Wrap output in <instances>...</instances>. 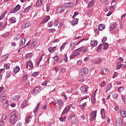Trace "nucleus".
Instances as JSON below:
<instances>
[{
    "label": "nucleus",
    "mask_w": 126,
    "mask_h": 126,
    "mask_svg": "<svg viewBox=\"0 0 126 126\" xmlns=\"http://www.w3.org/2000/svg\"><path fill=\"white\" fill-rule=\"evenodd\" d=\"M18 120V113L17 112L15 111L11 113V117L10 119V123L12 124V125H15L16 124V122Z\"/></svg>",
    "instance_id": "obj_1"
},
{
    "label": "nucleus",
    "mask_w": 126,
    "mask_h": 126,
    "mask_svg": "<svg viewBox=\"0 0 126 126\" xmlns=\"http://www.w3.org/2000/svg\"><path fill=\"white\" fill-rule=\"evenodd\" d=\"M88 96H85L84 98L82 99L80 101L79 107L83 111H84V107L86 106V103H87L88 101Z\"/></svg>",
    "instance_id": "obj_2"
},
{
    "label": "nucleus",
    "mask_w": 126,
    "mask_h": 126,
    "mask_svg": "<svg viewBox=\"0 0 126 126\" xmlns=\"http://www.w3.org/2000/svg\"><path fill=\"white\" fill-rule=\"evenodd\" d=\"M82 51V49H81V48H79V49H77L76 50H75V51L72 53V55L70 56V59L71 60H72V59H74L75 57H77V56L80 55V53Z\"/></svg>",
    "instance_id": "obj_3"
},
{
    "label": "nucleus",
    "mask_w": 126,
    "mask_h": 126,
    "mask_svg": "<svg viewBox=\"0 0 126 126\" xmlns=\"http://www.w3.org/2000/svg\"><path fill=\"white\" fill-rule=\"evenodd\" d=\"M71 107H72V104H69V105L66 106L63 110L62 115L63 116L65 114H66V113H68V112L70 111V108H71Z\"/></svg>",
    "instance_id": "obj_4"
},
{
    "label": "nucleus",
    "mask_w": 126,
    "mask_h": 126,
    "mask_svg": "<svg viewBox=\"0 0 126 126\" xmlns=\"http://www.w3.org/2000/svg\"><path fill=\"white\" fill-rule=\"evenodd\" d=\"M96 116H97V111H93L92 113L90 114V122H93L96 120Z\"/></svg>",
    "instance_id": "obj_5"
},
{
    "label": "nucleus",
    "mask_w": 126,
    "mask_h": 126,
    "mask_svg": "<svg viewBox=\"0 0 126 126\" xmlns=\"http://www.w3.org/2000/svg\"><path fill=\"white\" fill-rule=\"evenodd\" d=\"M123 119L121 118H118L116 119L115 122L116 126H122L123 125Z\"/></svg>",
    "instance_id": "obj_6"
},
{
    "label": "nucleus",
    "mask_w": 126,
    "mask_h": 126,
    "mask_svg": "<svg viewBox=\"0 0 126 126\" xmlns=\"http://www.w3.org/2000/svg\"><path fill=\"white\" fill-rule=\"evenodd\" d=\"M40 91L41 88H40V87H36L32 92V95L36 96V94L40 93Z\"/></svg>",
    "instance_id": "obj_7"
},
{
    "label": "nucleus",
    "mask_w": 126,
    "mask_h": 126,
    "mask_svg": "<svg viewBox=\"0 0 126 126\" xmlns=\"http://www.w3.org/2000/svg\"><path fill=\"white\" fill-rule=\"evenodd\" d=\"M31 26V24L30 22H26L23 24L22 25V29H25L26 28H28Z\"/></svg>",
    "instance_id": "obj_8"
},
{
    "label": "nucleus",
    "mask_w": 126,
    "mask_h": 126,
    "mask_svg": "<svg viewBox=\"0 0 126 126\" xmlns=\"http://www.w3.org/2000/svg\"><path fill=\"white\" fill-rule=\"evenodd\" d=\"M80 90L81 91L82 94H85L87 91H88V90H87V87L84 86L80 88Z\"/></svg>",
    "instance_id": "obj_9"
},
{
    "label": "nucleus",
    "mask_w": 126,
    "mask_h": 126,
    "mask_svg": "<svg viewBox=\"0 0 126 126\" xmlns=\"http://www.w3.org/2000/svg\"><path fill=\"white\" fill-rule=\"evenodd\" d=\"M91 45L92 47H96L98 45V41L95 39L91 41Z\"/></svg>",
    "instance_id": "obj_10"
},
{
    "label": "nucleus",
    "mask_w": 126,
    "mask_h": 126,
    "mask_svg": "<svg viewBox=\"0 0 126 126\" xmlns=\"http://www.w3.org/2000/svg\"><path fill=\"white\" fill-rule=\"evenodd\" d=\"M20 8H21V6L20 5L18 4L16 7L14 8V12H11L10 13H15V12H17L18 10H20Z\"/></svg>",
    "instance_id": "obj_11"
},
{
    "label": "nucleus",
    "mask_w": 126,
    "mask_h": 126,
    "mask_svg": "<svg viewBox=\"0 0 126 126\" xmlns=\"http://www.w3.org/2000/svg\"><path fill=\"white\" fill-rule=\"evenodd\" d=\"M95 97H96V94L93 93L91 95V101L93 104H95L96 102V98Z\"/></svg>",
    "instance_id": "obj_12"
},
{
    "label": "nucleus",
    "mask_w": 126,
    "mask_h": 126,
    "mask_svg": "<svg viewBox=\"0 0 126 126\" xmlns=\"http://www.w3.org/2000/svg\"><path fill=\"white\" fill-rule=\"evenodd\" d=\"M88 73V69L87 68H84L83 70H82V72H80V74L81 75H84L85 74H87Z\"/></svg>",
    "instance_id": "obj_13"
},
{
    "label": "nucleus",
    "mask_w": 126,
    "mask_h": 126,
    "mask_svg": "<svg viewBox=\"0 0 126 126\" xmlns=\"http://www.w3.org/2000/svg\"><path fill=\"white\" fill-rule=\"evenodd\" d=\"M116 25H117V24L116 23H111L110 25V29L109 31H112L114 28H116Z\"/></svg>",
    "instance_id": "obj_14"
},
{
    "label": "nucleus",
    "mask_w": 126,
    "mask_h": 126,
    "mask_svg": "<svg viewBox=\"0 0 126 126\" xmlns=\"http://www.w3.org/2000/svg\"><path fill=\"white\" fill-rule=\"evenodd\" d=\"M43 3V1L41 0H38L36 2V5L37 7H41L42 6V4Z\"/></svg>",
    "instance_id": "obj_15"
},
{
    "label": "nucleus",
    "mask_w": 126,
    "mask_h": 126,
    "mask_svg": "<svg viewBox=\"0 0 126 126\" xmlns=\"http://www.w3.org/2000/svg\"><path fill=\"white\" fill-rule=\"evenodd\" d=\"M95 3V0H91L88 4V8H90V7H92L93 6V4Z\"/></svg>",
    "instance_id": "obj_16"
},
{
    "label": "nucleus",
    "mask_w": 126,
    "mask_h": 126,
    "mask_svg": "<svg viewBox=\"0 0 126 126\" xmlns=\"http://www.w3.org/2000/svg\"><path fill=\"white\" fill-rule=\"evenodd\" d=\"M100 113L102 119H105V118H106L105 115V109L104 108L101 109L100 110Z\"/></svg>",
    "instance_id": "obj_17"
},
{
    "label": "nucleus",
    "mask_w": 126,
    "mask_h": 126,
    "mask_svg": "<svg viewBox=\"0 0 126 126\" xmlns=\"http://www.w3.org/2000/svg\"><path fill=\"white\" fill-rule=\"evenodd\" d=\"M102 45L104 47L103 50H105V51H106V50H108V49L109 48V44H108V43L105 42L102 44Z\"/></svg>",
    "instance_id": "obj_18"
},
{
    "label": "nucleus",
    "mask_w": 126,
    "mask_h": 126,
    "mask_svg": "<svg viewBox=\"0 0 126 126\" xmlns=\"http://www.w3.org/2000/svg\"><path fill=\"white\" fill-rule=\"evenodd\" d=\"M28 65L29 66H30V67L33 68V63H32V62H28L27 63V65H26L27 68H28Z\"/></svg>",
    "instance_id": "obj_19"
},
{
    "label": "nucleus",
    "mask_w": 126,
    "mask_h": 126,
    "mask_svg": "<svg viewBox=\"0 0 126 126\" xmlns=\"http://www.w3.org/2000/svg\"><path fill=\"white\" fill-rule=\"evenodd\" d=\"M122 117H126V109H122L120 113Z\"/></svg>",
    "instance_id": "obj_20"
},
{
    "label": "nucleus",
    "mask_w": 126,
    "mask_h": 126,
    "mask_svg": "<svg viewBox=\"0 0 126 126\" xmlns=\"http://www.w3.org/2000/svg\"><path fill=\"white\" fill-rule=\"evenodd\" d=\"M26 40L24 38H21V42H20V46H23V45H25V42Z\"/></svg>",
    "instance_id": "obj_21"
},
{
    "label": "nucleus",
    "mask_w": 126,
    "mask_h": 126,
    "mask_svg": "<svg viewBox=\"0 0 126 126\" xmlns=\"http://www.w3.org/2000/svg\"><path fill=\"white\" fill-rule=\"evenodd\" d=\"M50 19V16H47L46 18L44 19V20L42 21L41 23H46L49 21Z\"/></svg>",
    "instance_id": "obj_22"
},
{
    "label": "nucleus",
    "mask_w": 126,
    "mask_h": 126,
    "mask_svg": "<svg viewBox=\"0 0 126 126\" xmlns=\"http://www.w3.org/2000/svg\"><path fill=\"white\" fill-rule=\"evenodd\" d=\"M98 29L100 31H102V30H104L105 29V25L103 24H100L98 27Z\"/></svg>",
    "instance_id": "obj_23"
},
{
    "label": "nucleus",
    "mask_w": 126,
    "mask_h": 126,
    "mask_svg": "<svg viewBox=\"0 0 126 126\" xmlns=\"http://www.w3.org/2000/svg\"><path fill=\"white\" fill-rule=\"evenodd\" d=\"M32 119V116H28L25 122L27 124H29L30 123V121H31Z\"/></svg>",
    "instance_id": "obj_24"
},
{
    "label": "nucleus",
    "mask_w": 126,
    "mask_h": 126,
    "mask_svg": "<svg viewBox=\"0 0 126 126\" xmlns=\"http://www.w3.org/2000/svg\"><path fill=\"white\" fill-rule=\"evenodd\" d=\"M102 72L103 73V74H108L109 71V69L107 68H103L102 70Z\"/></svg>",
    "instance_id": "obj_25"
},
{
    "label": "nucleus",
    "mask_w": 126,
    "mask_h": 126,
    "mask_svg": "<svg viewBox=\"0 0 126 126\" xmlns=\"http://www.w3.org/2000/svg\"><path fill=\"white\" fill-rule=\"evenodd\" d=\"M57 103L59 104L60 108L63 106V100H62V99H57Z\"/></svg>",
    "instance_id": "obj_26"
},
{
    "label": "nucleus",
    "mask_w": 126,
    "mask_h": 126,
    "mask_svg": "<svg viewBox=\"0 0 126 126\" xmlns=\"http://www.w3.org/2000/svg\"><path fill=\"white\" fill-rule=\"evenodd\" d=\"M19 70H20V68L19 66H16V67L13 70V72L14 73H17V72H19Z\"/></svg>",
    "instance_id": "obj_27"
},
{
    "label": "nucleus",
    "mask_w": 126,
    "mask_h": 126,
    "mask_svg": "<svg viewBox=\"0 0 126 126\" xmlns=\"http://www.w3.org/2000/svg\"><path fill=\"white\" fill-rule=\"evenodd\" d=\"M37 43L38 42H37V41L36 40L33 41V42L31 44L32 48H34V47H36V46H37Z\"/></svg>",
    "instance_id": "obj_28"
},
{
    "label": "nucleus",
    "mask_w": 126,
    "mask_h": 126,
    "mask_svg": "<svg viewBox=\"0 0 126 126\" xmlns=\"http://www.w3.org/2000/svg\"><path fill=\"white\" fill-rule=\"evenodd\" d=\"M27 106V101L25 100L23 102V103L21 105L22 109H23L24 108H25Z\"/></svg>",
    "instance_id": "obj_29"
},
{
    "label": "nucleus",
    "mask_w": 126,
    "mask_h": 126,
    "mask_svg": "<svg viewBox=\"0 0 126 126\" xmlns=\"http://www.w3.org/2000/svg\"><path fill=\"white\" fill-rule=\"evenodd\" d=\"M56 49H57L56 47H50L48 48V51L50 52V53H52V52H54Z\"/></svg>",
    "instance_id": "obj_30"
},
{
    "label": "nucleus",
    "mask_w": 126,
    "mask_h": 126,
    "mask_svg": "<svg viewBox=\"0 0 126 126\" xmlns=\"http://www.w3.org/2000/svg\"><path fill=\"white\" fill-rule=\"evenodd\" d=\"M20 99V95H16L13 97V101H18Z\"/></svg>",
    "instance_id": "obj_31"
},
{
    "label": "nucleus",
    "mask_w": 126,
    "mask_h": 126,
    "mask_svg": "<svg viewBox=\"0 0 126 126\" xmlns=\"http://www.w3.org/2000/svg\"><path fill=\"white\" fill-rule=\"evenodd\" d=\"M10 76H11V73H10V72L7 71L6 73L5 78H6L7 79H8V78H9V77H10Z\"/></svg>",
    "instance_id": "obj_32"
},
{
    "label": "nucleus",
    "mask_w": 126,
    "mask_h": 126,
    "mask_svg": "<svg viewBox=\"0 0 126 126\" xmlns=\"http://www.w3.org/2000/svg\"><path fill=\"white\" fill-rule=\"evenodd\" d=\"M21 37V35L20 34H16L14 36V40L16 41H17L20 39V37Z\"/></svg>",
    "instance_id": "obj_33"
},
{
    "label": "nucleus",
    "mask_w": 126,
    "mask_h": 126,
    "mask_svg": "<svg viewBox=\"0 0 126 126\" xmlns=\"http://www.w3.org/2000/svg\"><path fill=\"white\" fill-rule=\"evenodd\" d=\"M10 21H11V23H15L16 22V18L15 17H13L10 18Z\"/></svg>",
    "instance_id": "obj_34"
},
{
    "label": "nucleus",
    "mask_w": 126,
    "mask_h": 126,
    "mask_svg": "<svg viewBox=\"0 0 126 126\" xmlns=\"http://www.w3.org/2000/svg\"><path fill=\"white\" fill-rule=\"evenodd\" d=\"M77 23H78V19H75L74 21H72V25H73V26H74V25L77 24Z\"/></svg>",
    "instance_id": "obj_35"
},
{
    "label": "nucleus",
    "mask_w": 126,
    "mask_h": 126,
    "mask_svg": "<svg viewBox=\"0 0 126 126\" xmlns=\"http://www.w3.org/2000/svg\"><path fill=\"white\" fill-rule=\"evenodd\" d=\"M5 14H6V11H4L0 16V20H1L4 17Z\"/></svg>",
    "instance_id": "obj_36"
},
{
    "label": "nucleus",
    "mask_w": 126,
    "mask_h": 126,
    "mask_svg": "<svg viewBox=\"0 0 126 126\" xmlns=\"http://www.w3.org/2000/svg\"><path fill=\"white\" fill-rule=\"evenodd\" d=\"M1 118L2 122H3V121H6L7 120V116L6 114L2 115Z\"/></svg>",
    "instance_id": "obj_37"
},
{
    "label": "nucleus",
    "mask_w": 126,
    "mask_h": 126,
    "mask_svg": "<svg viewBox=\"0 0 126 126\" xmlns=\"http://www.w3.org/2000/svg\"><path fill=\"white\" fill-rule=\"evenodd\" d=\"M7 58H8V55H3L1 57V59L2 60V61H5V60H6Z\"/></svg>",
    "instance_id": "obj_38"
},
{
    "label": "nucleus",
    "mask_w": 126,
    "mask_h": 126,
    "mask_svg": "<svg viewBox=\"0 0 126 126\" xmlns=\"http://www.w3.org/2000/svg\"><path fill=\"white\" fill-rule=\"evenodd\" d=\"M112 83H110V84L108 85L106 87V92H108L109 90H111V89H112Z\"/></svg>",
    "instance_id": "obj_39"
},
{
    "label": "nucleus",
    "mask_w": 126,
    "mask_h": 126,
    "mask_svg": "<svg viewBox=\"0 0 126 126\" xmlns=\"http://www.w3.org/2000/svg\"><path fill=\"white\" fill-rule=\"evenodd\" d=\"M28 79V74L25 75L22 78L23 81H26V80H27Z\"/></svg>",
    "instance_id": "obj_40"
},
{
    "label": "nucleus",
    "mask_w": 126,
    "mask_h": 126,
    "mask_svg": "<svg viewBox=\"0 0 126 126\" xmlns=\"http://www.w3.org/2000/svg\"><path fill=\"white\" fill-rule=\"evenodd\" d=\"M31 8H32V6H29L27 8H25V12H26V13L28 12L29 11V10H30V9H31Z\"/></svg>",
    "instance_id": "obj_41"
},
{
    "label": "nucleus",
    "mask_w": 126,
    "mask_h": 126,
    "mask_svg": "<svg viewBox=\"0 0 126 126\" xmlns=\"http://www.w3.org/2000/svg\"><path fill=\"white\" fill-rule=\"evenodd\" d=\"M66 44L65 43H64L63 44V45L60 47V51L62 52L63 49L65 47V45Z\"/></svg>",
    "instance_id": "obj_42"
},
{
    "label": "nucleus",
    "mask_w": 126,
    "mask_h": 126,
    "mask_svg": "<svg viewBox=\"0 0 126 126\" xmlns=\"http://www.w3.org/2000/svg\"><path fill=\"white\" fill-rule=\"evenodd\" d=\"M9 35V32H7L1 35L2 37H6Z\"/></svg>",
    "instance_id": "obj_43"
},
{
    "label": "nucleus",
    "mask_w": 126,
    "mask_h": 126,
    "mask_svg": "<svg viewBox=\"0 0 126 126\" xmlns=\"http://www.w3.org/2000/svg\"><path fill=\"white\" fill-rule=\"evenodd\" d=\"M4 68L5 69H8V68H10V66H9V65L7 63H5L4 64Z\"/></svg>",
    "instance_id": "obj_44"
},
{
    "label": "nucleus",
    "mask_w": 126,
    "mask_h": 126,
    "mask_svg": "<svg viewBox=\"0 0 126 126\" xmlns=\"http://www.w3.org/2000/svg\"><path fill=\"white\" fill-rule=\"evenodd\" d=\"M32 53H29L26 56V59H31V58H32Z\"/></svg>",
    "instance_id": "obj_45"
},
{
    "label": "nucleus",
    "mask_w": 126,
    "mask_h": 126,
    "mask_svg": "<svg viewBox=\"0 0 126 126\" xmlns=\"http://www.w3.org/2000/svg\"><path fill=\"white\" fill-rule=\"evenodd\" d=\"M39 74V72H34L32 74V76L33 77H37Z\"/></svg>",
    "instance_id": "obj_46"
},
{
    "label": "nucleus",
    "mask_w": 126,
    "mask_h": 126,
    "mask_svg": "<svg viewBox=\"0 0 126 126\" xmlns=\"http://www.w3.org/2000/svg\"><path fill=\"white\" fill-rule=\"evenodd\" d=\"M124 90H125V87L124 86L120 87L118 89V91H119V92H123V91H124Z\"/></svg>",
    "instance_id": "obj_47"
},
{
    "label": "nucleus",
    "mask_w": 126,
    "mask_h": 126,
    "mask_svg": "<svg viewBox=\"0 0 126 126\" xmlns=\"http://www.w3.org/2000/svg\"><path fill=\"white\" fill-rule=\"evenodd\" d=\"M112 97L114 99H117L119 97V94L117 93H115L112 95Z\"/></svg>",
    "instance_id": "obj_48"
},
{
    "label": "nucleus",
    "mask_w": 126,
    "mask_h": 126,
    "mask_svg": "<svg viewBox=\"0 0 126 126\" xmlns=\"http://www.w3.org/2000/svg\"><path fill=\"white\" fill-rule=\"evenodd\" d=\"M59 56H55L54 57V63H58V62H59Z\"/></svg>",
    "instance_id": "obj_49"
},
{
    "label": "nucleus",
    "mask_w": 126,
    "mask_h": 126,
    "mask_svg": "<svg viewBox=\"0 0 126 126\" xmlns=\"http://www.w3.org/2000/svg\"><path fill=\"white\" fill-rule=\"evenodd\" d=\"M70 47H71L72 48V50H74V47H75V43H74V42H72L70 44Z\"/></svg>",
    "instance_id": "obj_50"
},
{
    "label": "nucleus",
    "mask_w": 126,
    "mask_h": 126,
    "mask_svg": "<svg viewBox=\"0 0 126 126\" xmlns=\"http://www.w3.org/2000/svg\"><path fill=\"white\" fill-rule=\"evenodd\" d=\"M75 118V115H74V114H72L71 116H70L68 117V120L69 121H71V120H72V118Z\"/></svg>",
    "instance_id": "obj_51"
},
{
    "label": "nucleus",
    "mask_w": 126,
    "mask_h": 126,
    "mask_svg": "<svg viewBox=\"0 0 126 126\" xmlns=\"http://www.w3.org/2000/svg\"><path fill=\"white\" fill-rule=\"evenodd\" d=\"M39 106H40V103L38 102L37 106L36 107L35 109H34V114H35V113H37V112H38V107Z\"/></svg>",
    "instance_id": "obj_52"
},
{
    "label": "nucleus",
    "mask_w": 126,
    "mask_h": 126,
    "mask_svg": "<svg viewBox=\"0 0 126 126\" xmlns=\"http://www.w3.org/2000/svg\"><path fill=\"white\" fill-rule=\"evenodd\" d=\"M102 44H99V45L98 46L97 49L96 50L97 52L100 51H101V50H102V48H101V47H102Z\"/></svg>",
    "instance_id": "obj_53"
},
{
    "label": "nucleus",
    "mask_w": 126,
    "mask_h": 126,
    "mask_svg": "<svg viewBox=\"0 0 126 126\" xmlns=\"http://www.w3.org/2000/svg\"><path fill=\"white\" fill-rule=\"evenodd\" d=\"M72 5V3L70 2V3H67L66 4V6L67 7H71V5Z\"/></svg>",
    "instance_id": "obj_54"
},
{
    "label": "nucleus",
    "mask_w": 126,
    "mask_h": 126,
    "mask_svg": "<svg viewBox=\"0 0 126 126\" xmlns=\"http://www.w3.org/2000/svg\"><path fill=\"white\" fill-rule=\"evenodd\" d=\"M46 11L49 12L50 11V4H48L46 6Z\"/></svg>",
    "instance_id": "obj_55"
},
{
    "label": "nucleus",
    "mask_w": 126,
    "mask_h": 126,
    "mask_svg": "<svg viewBox=\"0 0 126 126\" xmlns=\"http://www.w3.org/2000/svg\"><path fill=\"white\" fill-rule=\"evenodd\" d=\"M118 75H119V73L115 72L114 73V75L112 77V78H115V77H117V76H118Z\"/></svg>",
    "instance_id": "obj_56"
},
{
    "label": "nucleus",
    "mask_w": 126,
    "mask_h": 126,
    "mask_svg": "<svg viewBox=\"0 0 126 126\" xmlns=\"http://www.w3.org/2000/svg\"><path fill=\"white\" fill-rule=\"evenodd\" d=\"M9 105L8 104V102H7V101H5L4 103L3 106L4 107V108H7V106Z\"/></svg>",
    "instance_id": "obj_57"
},
{
    "label": "nucleus",
    "mask_w": 126,
    "mask_h": 126,
    "mask_svg": "<svg viewBox=\"0 0 126 126\" xmlns=\"http://www.w3.org/2000/svg\"><path fill=\"white\" fill-rule=\"evenodd\" d=\"M79 13L78 12H77V11L75 12L73 16H72V18H74L75 16H77V15H78Z\"/></svg>",
    "instance_id": "obj_58"
},
{
    "label": "nucleus",
    "mask_w": 126,
    "mask_h": 126,
    "mask_svg": "<svg viewBox=\"0 0 126 126\" xmlns=\"http://www.w3.org/2000/svg\"><path fill=\"white\" fill-rule=\"evenodd\" d=\"M54 25V24H53V22H49L48 23V26H49V27H52V26H53Z\"/></svg>",
    "instance_id": "obj_59"
},
{
    "label": "nucleus",
    "mask_w": 126,
    "mask_h": 126,
    "mask_svg": "<svg viewBox=\"0 0 126 126\" xmlns=\"http://www.w3.org/2000/svg\"><path fill=\"white\" fill-rule=\"evenodd\" d=\"M65 117L63 118V117H61L59 118V120L61 122H64V120H65Z\"/></svg>",
    "instance_id": "obj_60"
},
{
    "label": "nucleus",
    "mask_w": 126,
    "mask_h": 126,
    "mask_svg": "<svg viewBox=\"0 0 126 126\" xmlns=\"http://www.w3.org/2000/svg\"><path fill=\"white\" fill-rule=\"evenodd\" d=\"M5 98H6V94H5V95L1 96L0 97V99L2 101H3V100H4L5 99Z\"/></svg>",
    "instance_id": "obj_61"
},
{
    "label": "nucleus",
    "mask_w": 126,
    "mask_h": 126,
    "mask_svg": "<svg viewBox=\"0 0 126 126\" xmlns=\"http://www.w3.org/2000/svg\"><path fill=\"white\" fill-rule=\"evenodd\" d=\"M64 59V61L65 63H66V62H67V56L66 55V54H65L63 57Z\"/></svg>",
    "instance_id": "obj_62"
},
{
    "label": "nucleus",
    "mask_w": 126,
    "mask_h": 126,
    "mask_svg": "<svg viewBox=\"0 0 126 126\" xmlns=\"http://www.w3.org/2000/svg\"><path fill=\"white\" fill-rule=\"evenodd\" d=\"M48 84V82L47 81H45L43 83H42L41 85L43 86H46Z\"/></svg>",
    "instance_id": "obj_63"
},
{
    "label": "nucleus",
    "mask_w": 126,
    "mask_h": 126,
    "mask_svg": "<svg viewBox=\"0 0 126 126\" xmlns=\"http://www.w3.org/2000/svg\"><path fill=\"white\" fill-rule=\"evenodd\" d=\"M122 66H123V64L119 65L118 66L116 67V69H120L121 67H122Z\"/></svg>",
    "instance_id": "obj_64"
}]
</instances>
